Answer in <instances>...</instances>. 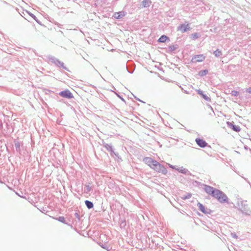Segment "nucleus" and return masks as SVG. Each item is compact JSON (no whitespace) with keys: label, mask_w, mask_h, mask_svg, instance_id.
Listing matches in <instances>:
<instances>
[{"label":"nucleus","mask_w":251,"mask_h":251,"mask_svg":"<svg viewBox=\"0 0 251 251\" xmlns=\"http://www.w3.org/2000/svg\"><path fill=\"white\" fill-rule=\"evenodd\" d=\"M154 160L151 157H145L143 159L144 162L150 167Z\"/></svg>","instance_id":"15"},{"label":"nucleus","mask_w":251,"mask_h":251,"mask_svg":"<svg viewBox=\"0 0 251 251\" xmlns=\"http://www.w3.org/2000/svg\"><path fill=\"white\" fill-rule=\"evenodd\" d=\"M58 220L63 223H65V218L63 216H60L58 218Z\"/></svg>","instance_id":"24"},{"label":"nucleus","mask_w":251,"mask_h":251,"mask_svg":"<svg viewBox=\"0 0 251 251\" xmlns=\"http://www.w3.org/2000/svg\"><path fill=\"white\" fill-rule=\"evenodd\" d=\"M168 39V37L166 35H162L158 39V42L161 43H164L166 40Z\"/></svg>","instance_id":"19"},{"label":"nucleus","mask_w":251,"mask_h":251,"mask_svg":"<svg viewBox=\"0 0 251 251\" xmlns=\"http://www.w3.org/2000/svg\"><path fill=\"white\" fill-rule=\"evenodd\" d=\"M75 217L77 219V220L79 221L80 220V216L79 214L77 212H75Z\"/></svg>","instance_id":"27"},{"label":"nucleus","mask_w":251,"mask_h":251,"mask_svg":"<svg viewBox=\"0 0 251 251\" xmlns=\"http://www.w3.org/2000/svg\"><path fill=\"white\" fill-rule=\"evenodd\" d=\"M56 66H57L58 67H62L64 70L69 71L68 68L64 66V63L60 61H59V63H58V64L56 65Z\"/></svg>","instance_id":"20"},{"label":"nucleus","mask_w":251,"mask_h":251,"mask_svg":"<svg viewBox=\"0 0 251 251\" xmlns=\"http://www.w3.org/2000/svg\"><path fill=\"white\" fill-rule=\"evenodd\" d=\"M15 147L16 149L20 147V145L18 143H15Z\"/></svg>","instance_id":"34"},{"label":"nucleus","mask_w":251,"mask_h":251,"mask_svg":"<svg viewBox=\"0 0 251 251\" xmlns=\"http://www.w3.org/2000/svg\"><path fill=\"white\" fill-rule=\"evenodd\" d=\"M170 49H171V50H175L176 47H175V46H173L172 47H170Z\"/></svg>","instance_id":"35"},{"label":"nucleus","mask_w":251,"mask_h":251,"mask_svg":"<svg viewBox=\"0 0 251 251\" xmlns=\"http://www.w3.org/2000/svg\"><path fill=\"white\" fill-rule=\"evenodd\" d=\"M85 193L87 194H90V192L92 191V187L91 186V183H89L88 184H86L85 185Z\"/></svg>","instance_id":"16"},{"label":"nucleus","mask_w":251,"mask_h":251,"mask_svg":"<svg viewBox=\"0 0 251 251\" xmlns=\"http://www.w3.org/2000/svg\"><path fill=\"white\" fill-rule=\"evenodd\" d=\"M29 15H30V16H31L33 19H34L35 20H36V16H35L34 14H32V13H30V14H29Z\"/></svg>","instance_id":"30"},{"label":"nucleus","mask_w":251,"mask_h":251,"mask_svg":"<svg viewBox=\"0 0 251 251\" xmlns=\"http://www.w3.org/2000/svg\"><path fill=\"white\" fill-rule=\"evenodd\" d=\"M176 170L183 174L187 175H190V172H189V171L188 169L183 168V167L176 168Z\"/></svg>","instance_id":"12"},{"label":"nucleus","mask_w":251,"mask_h":251,"mask_svg":"<svg viewBox=\"0 0 251 251\" xmlns=\"http://www.w3.org/2000/svg\"><path fill=\"white\" fill-rule=\"evenodd\" d=\"M227 125L230 128L236 132H239L241 130L240 126L234 125L233 122H227Z\"/></svg>","instance_id":"7"},{"label":"nucleus","mask_w":251,"mask_h":251,"mask_svg":"<svg viewBox=\"0 0 251 251\" xmlns=\"http://www.w3.org/2000/svg\"><path fill=\"white\" fill-rule=\"evenodd\" d=\"M3 127V124L2 121L0 120V130H1Z\"/></svg>","instance_id":"32"},{"label":"nucleus","mask_w":251,"mask_h":251,"mask_svg":"<svg viewBox=\"0 0 251 251\" xmlns=\"http://www.w3.org/2000/svg\"><path fill=\"white\" fill-rule=\"evenodd\" d=\"M191 194H188V195H186V196H183V197H182V199H183V200L188 199L190 198H191Z\"/></svg>","instance_id":"26"},{"label":"nucleus","mask_w":251,"mask_h":251,"mask_svg":"<svg viewBox=\"0 0 251 251\" xmlns=\"http://www.w3.org/2000/svg\"><path fill=\"white\" fill-rule=\"evenodd\" d=\"M195 141L199 146L201 148H204L207 145V143L204 140L200 138H197Z\"/></svg>","instance_id":"9"},{"label":"nucleus","mask_w":251,"mask_h":251,"mask_svg":"<svg viewBox=\"0 0 251 251\" xmlns=\"http://www.w3.org/2000/svg\"><path fill=\"white\" fill-rule=\"evenodd\" d=\"M192 36L194 39H197L199 37V34L197 33L192 34Z\"/></svg>","instance_id":"25"},{"label":"nucleus","mask_w":251,"mask_h":251,"mask_svg":"<svg viewBox=\"0 0 251 251\" xmlns=\"http://www.w3.org/2000/svg\"><path fill=\"white\" fill-rule=\"evenodd\" d=\"M59 95L65 98L71 99L73 98V95L69 90H65L60 92Z\"/></svg>","instance_id":"4"},{"label":"nucleus","mask_w":251,"mask_h":251,"mask_svg":"<svg viewBox=\"0 0 251 251\" xmlns=\"http://www.w3.org/2000/svg\"><path fill=\"white\" fill-rule=\"evenodd\" d=\"M197 92L198 94L201 95L205 100L207 101H211L210 98L207 96L206 95H205L202 90H197Z\"/></svg>","instance_id":"11"},{"label":"nucleus","mask_w":251,"mask_h":251,"mask_svg":"<svg viewBox=\"0 0 251 251\" xmlns=\"http://www.w3.org/2000/svg\"><path fill=\"white\" fill-rule=\"evenodd\" d=\"M197 206L199 208V209L204 214H208L210 212V209L208 208H205L204 206L200 202H198L197 204Z\"/></svg>","instance_id":"8"},{"label":"nucleus","mask_w":251,"mask_h":251,"mask_svg":"<svg viewBox=\"0 0 251 251\" xmlns=\"http://www.w3.org/2000/svg\"><path fill=\"white\" fill-rule=\"evenodd\" d=\"M208 73V71L206 70H204L202 71V74H201V75H205Z\"/></svg>","instance_id":"28"},{"label":"nucleus","mask_w":251,"mask_h":251,"mask_svg":"<svg viewBox=\"0 0 251 251\" xmlns=\"http://www.w3.org/2000/svg\"><path fill=\"white\" fill-rule=\"evenodd\" d=\"M246 91H247L248 93L251 94V87H250V88H248V89L246 90Z\"/></svg>","instance_id":"33"},{"label":"nucleus","mask_w":251,"mask_h":251,"mask_svg":"<svg viewBox=\"0 0 251 251\" xmlns=\"http://www.w3.org/2000/svg\"><path fill=\"white\" fill-rule=\"evenodd\" d=\"M238 210L246 215H250L251 211L248 208L247 201L239 200L237 202Z\"/></svg>","instance_id":"2"},{"label":"nucleus","mask_w":251,"mask_h":251,"mask_svg":"<svg viewBox=\"0 0 251 251\" xmlns=\"http://www.w3.org/2000/svg\"><path fill=\"white\" fill-rule=\"evenodd\" d=\"M203 189L208 195L216 199L221 203L227 202L228 198L222 191L207 185H203Z\"/></svg>","instance_id":"1"},{"label":"nucleus","mask_w":251,"mask_h":251,"mask_svg":"<svg viewBox=\"0 0 251 251\" xmlns=\"http://www.w3.org/2000/svg\"><path fill=\"white\" fill-rule=\"evenodd\" d=\"M214 54L216 57H220L222 54V53L220 50L217 49L214 51Z\"/></svg>","instance_id":"21"},{"label":"nucleus","mask_w":251,"mask_h":251,"mask_svg":"<svg viewBox=\"0 0 251 251\" xmlns=\"http://www.w3.org/2000/svg\"><path fill=\"white\" fill-rule=\"evenodd\" d=\"M151 0H143L142 2V6L144 7H149L151 4Z\"/></svg>","instance_id":"17"},{"label":"nucleus","mask_w":251,"mask_h":251,"mask_svg":"<svg viewBox=\"0 0 251 251\" xmlns=\"http://www.w3.org/2000/svg\"><path fill=\"white\" fill-rule=\"evenodd\" d=\"M190 29L189 24L180 25L177 27V30L181 31L182 32H185Z\"/></svg>","instance_id":"10"},{"label":"nucleus","mask_w":251,"mask_h":251,"mask_svg":"<svg viewBox=\"0 0 251 251\" xmlns=\"http://www.w3.org/2000/svg\"><path fill=\"white\" fill-rule=\"evenodd\" d=\"M103 146L108 151L110 152L111 156L113 157L114 156L118 157V154L114 151L112 146L111 144L103 143Z\"/></svg>","instance_id":"3"},{"label":"nucleus","mask_w":251,"mask_h":251,"mask_svg":"<svg viewBox=\"0 0 251 251\" xmlns=\"http://www.w3.org/2000/svg\"><path fill=\"white\" fill-rule=\"evenodd\" d=\"M125 15V12L124 11H121L115 13L114 14V17L116 19H120L124 17Z\"/></svg>","instance_id":"14"},{"label":"nucleus","mask_w":251,"mask_h":251,"mask_svg":"<svg viewBox=\"0 0 251 251\" xmlns=\"http://www.w3.org/2000/svg\"><path fill=\"white\" fill-rule=\"evenodd\" d=\"M168 164V166H169V167L172 168V169H176V167H175V166H173L172 165L170 164Z\"/></svg>","instance_id":"31"},{"label":"nucleus","mask_w":251,"mask_h":251,"mask_svg":"<svg viewBox=\"0 0 251 251\" xmlns=\"http://www.w3.org/2000/svg\"><path fill=\"white\" fill-rule=\"evenodd\" d=\"M158 163L159 162L154 160L152 163L151 165L150 166V167L154 170L156 167H157Z\"/></svg>","instance_id":"22"},{"label":"nucleus","mask_w":251,"mask_h":251,"mask_svg":"<svg viewBox=\"0 0 251 251\" xmlns=\"http://www.w3.org/2000/svg\"><path fill=\"white\" fill-rule=\"evenodd\" d=\"M205 59V56L202 54H199L195 55L192 58V62L193 63L200 62L203 61Z\"/></svg>","instance_id":"5"},{"label":"nucleus","mask_w":251,"mask_h":251,"mask_svg":"<svg viewBox=\"0 0 251 251\" xmlns=\"http://www.w3.org/2000/svg\"><path fill=\"white\" fill-rule=\"evenodd\" d=\"M154 170L158 173H161L164 175L167 173L166 168L159 163L158 164L157 167H156Z\"/></svg>","instance_id":"6"},{"label":"nucleus","mask_w":251,"mask_h":251,"mask_svg":"<svg viewBox=\"0 0 251 251\" xmlns=\"http://www.w3.org/2000/svg\"><path fill=\"white\" fill-rule=\"evenodd\" d=\"M85 203L86 206H87V207L88 209H91V208H93L94 206L93 202L89 201H88V200L85 201Z\"/></svg>","instance_id":"18"},{"label":"nucleus","mask_w":251,"mask_h":251,"mask_svg":"<svg viewBox=\"0 0 251 251\" xmlns=\"http://www.w3.org/2000/svg\"><path fill=\"white\" fill-rule=\"evenodd\" d=\"M231 94L234 96H238L239 95V93L237 91L233 90L231 91Z\"/></svg>","instance_id":"23"},{"label":"nucleus","mask_w":251,"mask_h":251,"mask_svg":"<svg viewBox=\"0 0 251 251\" xmlns=\"http://www.w3.org/2000/svg\"><path fill=\"white\" fill-rule=\"evenodd\" d=\"M48 58L52 63L56 66L58 64V63H59V60L52 55H49Z\"/></svg>","instance_id":"13"},{"label":"nucleus","mask_w":251,"mask_h":251,"mask_svg":"<svg viewBox=\"0 0 251 251\" xmlns=\"http://www.w3.org/2000/svg\"><path fill=\"white\" fill-rule=\"evenodd\" d=\"M231 236L233 238H236V239L238 238L237 235H236V234L235 233H231Z\"/></svg>","instance_id":"29"}]
</instances>
